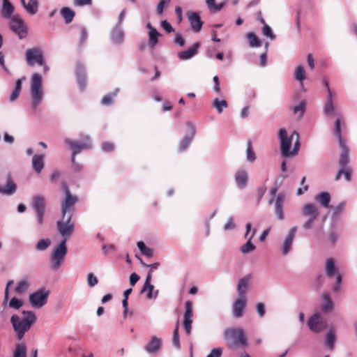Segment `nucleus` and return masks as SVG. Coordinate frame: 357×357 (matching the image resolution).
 <instances>
[{
	"label": "nucleus",
	"instance_id": "6e6552de",
	"mask_svg": "<svg viewBox=\"0 0 357 357\" xmlns=\"http://www.w3.org/2000/svg\"><path fill=\"white\" fill-rule=\"evenodd\" d=\"M9 20L10 30L16 33L20 39L25 38L27 36V27L21 16L19 14H16Z\"/></svg>",
	"mask_w": 357,
	"mask_h": 357
},
{
	"label": "nucleus",
	"instance_id": "a878e982",
	"mask_svg": "<svg viewBox=\"0 0 357 357\" xmlns=\"http://www.w3.org/2000/svg\"><path fill=\"white\" fill-rule=\"evenodd\" d=\"M234 180L238 188L244 189L248 181V172L243 169L237 170L234 174Z\"/></svg>",
	"mask_w": 357,
	"mask_h": 357
},
{
	"label": "nucleus",
	"instance_id": "1a4fd4ad",
	"mask_svg": "<svg viewBox=\"0 0 357 357\" xmlns=\"http://www.w3.org/2000/svg\"><path fill=\"white\" fill-rule=\"evenodd\" d=\"M278 138L280 142L282 155L284 157L291 156L290 147L295 138V137H293V132L288 137L287 130L284 128H280L278 132Z\"/></svg>",
	"mask_w": 357,
	"mask_h": 357
},
{
	"label": "nucleus",
	"instance_id": "69168bd1",
	"mask_svg": "<svg viewBox=\"0 0 357 357\" xmlns=\"http://www.w3.org/2000/svg\"><path fill=\"white\" fill-rule=\"evenodd\" d=\"M236 227V224L234 222V218L232 216H230L226 223L224 225V230L227 231L230 229H233Z\"/></svg>",
	"mask_w": 357,
	"mask_h": 357
},
{
	"label": "nucleus",
	"instance_id": "39448f33",
	"mask_svg": "<svg viewBox=\"0 0 357 357\" xmlns=\"http://www.w3.org/2000/svg\"><path fill=\"white\" fill-rule=\"evenodd\" d=\"M301 214L306 219L303 224V229L305 230L310 229L319 215V208L313 203H307L303 205Z\"/></svg>",
	"mask_w": 357,
	"mask_h": 357
},
{
	"label": "nucleus",
	"instance_id": "f704fd0d",
	"mask_svg": "<svg viewBox=\"0 0 357 357\" xmlns=\"http://www.w3.org/2000/svg\"><path fill=\"white\" fill-rule=\"evenodd\" d=\"M324 112L326 115L332 116L335 114V107L333 102V93L332 91H329L328 95V99L324 106Z\"/></svg>",
	"mask_w": 357,
	"mask_h": 357
},
{
	"label": "nucleus",
	"instance_id": "37998d69",
	"mask_svg": "<svg viewBox=\"0 0 357 357\" xmlns=\"http://www.w3.org/2000/svg\"><path fill=\"white\" fill-rule=\"evenodd\" d=\"M336 340L335 331L333 329H331L326 334V345L331 350H333L335 347Z\"/></svg>",
	"mask_w": 357,
	"mask_h": 357
},
{
	"label": "nucleus",
	"instance_id": "ea45409f",
	"mask_svg": "<svg viewBox=\"0 0 357 357\" xmlns=\"http://www.w3.org/2000/svg\"><path fill=\"white\" fill-rule=\"evenodd\" d=\"M306 102L302 100L298 105L293 107V113L297 116L298 119H302L305 112Z\"/></svg>",
	"mask_w": 357,
	"mask_h": 357
},
{
	"label": "nucleus",
	"instance_id": "393cba45",
	"mask_svg": "<svg viewBox=\"0 0 357 357\" xmlns=\"http://www.w3.org/2000/svg\"><path fill=\"white\" fill-rule=\"evenodd\" d=\"M246 305L245 298L239 297L236 299L232 306V314L235 318H240L243 314V311Z\"/></svg>",
	"mask_w": 357,
	"mask_h": 357
},
{
	"label": "nucleus",
	"instance_id": "6ab92c4d",
	"mask_svg": "<svg viewBox=\"0 0 357 357\" xmlns=\"http://www.w3.org/2000/svg\"><path fill=\"white\" fill-rule=\"evenodd\" d=\"M125 31L122 26H114L110 31V40L115 45H121L124 43Z\"/></svg>",
	"mask_w": 357,
	"mask_h": 357
},
{
	"label": "nucleus",
	"instance_id": "f3484780",
	"mask_svg": "<svg viewBox=\"0 0 357 357\" xmlns=\"http://www.w3.org/2000/svg\"><path fill=\"white\" fill-rule=\"evenodd\" d=\"M162 340L156 335H152L144 345V351L151 355H156L161 349Z\"/></svg>",
	"mask_w": 357,
	"mask_h": 357
},
{
	"label": "nucleus",
	"instance_id": "8fccbe9b",
	"mask_svg": "<svg viewBox=\"0 0 357 357\" xmlns=\"http://www.w3.org/2000/svg\"><path fill=\"white\" fill-rule=\"evenodd\" d=\"M342 174H344L346 181H349L351 180V169L349 167L340 168L335 176V180H340Z\"/></svg>",
	"mask_w": 357,
	"mask_h": 357
},
{
	"label": "nucleus",
	"instance_id": "9d476101",
	"mask_svg": "<svg viewBox=\"0 0 357 357\" xmlns=\"http://www.w3.org/2000/svg\"><path fill=\"white\" fill-rule=\"evenodd\" d=\"M49 294L50 291L39 289L29 295V301L33 307L41 308L47 303Z\"/></svg>",
	"mask_w": 357,
	"mask_h": 357
},
{
	"label": "nucleus",
	"instance_id": "c85d7f7f",
	"mask_svg": "<svg viewBox=\"0 0 357 357\" xmlns=\"http://www.w3.org/2000/svg\"><path fill=\"white\" fill-rule=\"evenodd\" d=\"M15 8L9 0H2L1 9V17L4 19H10L14 15Z\"/></svg>",
	"mask_w": 357,
	"mask_h": 357
},
{
	"label": "nucleus",
	"instance_id": "bb28decb",
	"mask_svg": "<svg viewBox=\"0 0 357 357\" xmlns=\"http://www.w3.org/2000/svg\"><path fill=\"white\" fill-rule=\"evenodd\" d=\"M76 77L77 82L81 90H84L86 86V75L84 66L78 62L76 64Z\"/></svg>",
	"mask_w": 357,
	"mask_h": 357
},
{
	"label": "nucleus",
	"instance_id": "a19ab883",
	"mask_svg": "<svg viewBox=\"0 0 357 357\" xmlns=\"http://www.w3.org/2000/svg\"><path fill=\"white\" fill-rule=\"evenodd\" d=\"M137 245L142 255L147 257H152L153 256V250L152 248H148L144 242L139 241Z\"/></svg>",
	"mask_w": 357,
	"mask_h": 357
},
{
	"label": "nucleus",
	"instance_id": "680f3d73",
	"mask_svg": "<svg viewBox=\"0 0 357 357\" xmlns=\"http://www.w3.org/2000/svg\"><path fill=\"white\" fill-rule=\"evenodd\" d=\"M13 284V280H9V281H8V282L6 284V287L5 292H4V298H3V305H6L8 301L9 289Z\"/></svg>",
	"mask_w": 357,
	"mask_h": 357
},
{
	"label": "nucleus",
	"instance_id": "13d9d810",
	"mask_svg": "<svg viewBox=\"0 0 357 357\" xmlns=\"http://www.w3.org/2000/svg\"><path fill=\"white\" fill-rule=\"evenodd\" d=\"M22 305L23 301L16 297L12 298L8 303V306L15 310L20 309Z\"/></svg>",
	"mask_w": 357,
	"mask_h": 357
},
{
	"label": "nucleus",
	"instance_id": "20e7f679",
	"mask_svg": "<svg viewBox=\"0 0 357 357\" xmlns=\"http://www.w3.org/2000/svg\"><path fill=\"white\" fill-rule=\"evenodd\" d=\"M224 338L229 347L246 344L244 331L241 328H226L224 331Z\"/></svg>",
	"mask_w": 357,
	"mask_h": 357
},
{
	"label": "nucleus",
	"instance_id": "58836bf2",
	"mask_svg": "<svg viewBox=\"0 0 357 357\" xmlns=\"http://www.w3.org/2000/svg\"><path fill=\"white\" fill-rule=\"evenodd\" d=\"M38 0H29L24 7L25 10L31 15H35L38 10Z\"/></svg>",
	"mask_w": 357,
	"mask_h": 357
},
{
	"label": "nucleus",
	"instance_id": "c03bdc74",
	"mask_svg": "<svg viewBox=\"0 0 357 357\" xmlns=\"http://www.w3.org/2000/svg\"><path fill=\"white\" fill-rule=\"evenodd\" d=\"M61 14L64 18L66 24L70 23L75 17L74 11L67 7H64L61 9Z\"/></svg>",
	"mask_w": 357,
	"mask_h": 357
},
{
	"label": "nucleus",
	"instance_id": "412c9836",
	"mask_svg": "<svg viewBox=\"0 0 357 357\" xmlns=\"http://www.w3.org/2000/svg\"><path fill=\"white\" fill-rule=\"evenodd\" d=\"M319 308L324 314H327L334 310L335 305L329 293H324L321 296Z\"/></svg>",
	"mask_w": 357,
	"mask_h": 357
},
{
	"label": "nucleus",
	"instance_id": "f03ea898",
	"mask_svg": "<svg viewBox=\"0 0 357 357\" xmlns=\"http://www.w3.org/2000/svg\"><path fill=\"white\" fill-rule=\"evenodd\" d=\"M45 93L43 88V77L39 73H33L30 81L31 107L36 111L43 102Z\"/></svg>",
	"mask_w": 357,
	"mask_h": 357
},
{
	"label": "nucleus",
	"instance_id": "f257e3e1",
	"mask_svg": "<svg viewBox=\"0 0 357 357\" xmlns=\"http://www.w3.org/2000/svg\"><path fill=\"white\" fill-rule=\"evenodd\" d=\"M24 318L21 319L17 314L10 317V322L15 332L17 333L18 340L22 339L24 333L28 331L31 325L36 321V314L31 311H23Z\"/></svg>",
	"mask_w": 357,
	"mask_h": 357
},
{
	"label": "nucleus",
	"instance_id": "49530a36",
	"mask_svg": "<svg viewBox=\"0 0 357 357\" xmlns=\"http://www.w3.org/2000/svg\"><path fill=\"white\" fill-rule=\"evenodd\" d=\"M213 106L216 109L219 114H221L223 109L228 107V104L225 100H220L218 98H215L213 100Z\"/></svg>",
	"mask_w": 357,
	"mask_h": 357
},
{
	"label": "nucleus",
	"instance_id": "3c124183",
	"mask_svg": "<svg viewBox=\"0 0 357 357\" xmlns=\"http://www.w3.org/2000/svg\"><path fill=\"white\" fill-rule=\"evenodd\" d=\"M293 137H295V142L293 150L291 151V155L294 156L298 154L301 143H300V137L299 134L296 131L293 132Z\"/></svg>",
	"mask_w": 357,
	"mask_h": 357
},
{
	"label": "nucleus",
	"instance_id": "5701e85b",
	"mask_svg": "<svg viewBox=\"0 0 357 357\" xmlns=\"http://www.w3.org/2000/svg\"><path fill=\"white\" fill-rule=\"evenodd\" d=\"M146 26L149 30L148 36L149 47L151 50H153L158 43V38L160 36V33L157 31L155 28L151 25L149 22L146 23Z\"/></svg>",
	"mask_w": 357,
	"mask_h": 357
},
{
	"label": "nucleus",
	"instance_id": "774afa93",
	"mask_svg": "<svg viewBox=\"0 0 357 357\" xmlns=\"http://www.w3.org/2000/svg\"><path fill=\"white\" fill-rule=\"evenodd\" d=\"M222 349L220 347L214 348L206 357H221Z\"/></svg>",
	"mask_w": 357,
	"mask_h": 357
},
{
	"label": "nucleus",
	"instance_id": "aec40b11",
	"mask_svg": "<svg viewBox=\"0 0 357 357\" xmlns=\"http://www.w3.org/2000/svg\"><path fill=\"white\" fill-rule=\"evenodd\" d=\"M186 15L192 31L196 33L199 32L203 26V22L201 20L199 14L197 12L188 11Z\"/></svg>",
	"mask_w": 357,
	"mask_h": 357
},
{
	"label": "nucleus",
	"instance_id": "72a5a7b5",
	"mask_svg": "<svg viewBox=\"0 0 357 357\" xmlns=\"http://www.w3.org/2000/svg\"><path fill=\"white\" fill-rule=\"evenodd\" d=\"M187 126L191 130V135L190 136H185L184 139L181 141L180 144V151H184L187 147L190 145L192 142V139L195 134V128L191 123H188Z\"/></svg>",
	"mask_w": 357,
	"mask_h": 357
},
{
	"label": "nucleus",
	"instance_id": "603ef678",
	"mask_svg": "<svg viewBox=\"0 0 357 357\" xmlns=\"http://www.w3.org/2000/svg\"><path fill=\"white\" fill-rule=\"evenodd\" d=\"M51 244L49 238L40 239L36 244V248L38 251H44L47 250Z\"/></svg>",
	"mask_w": 357,
	"mask_h": 357
},
{
	"label": "nucleus",
	"instance_id": "79ce46f5",
	"mask_svg": "<svg viewBox=\"0 0 357 357\" xmlns=\"http://www.w3.org/2000/svg\"><path fill=\"white\" fill-rule=\"evenodd\" d=\"M294 78L303 85V81L305 79V71L303 66H298L294 71Z\"/></svg>",
	"mask_w": 357,
	"mask_h": 357
},
{
	"label": "nucleus",
	"instance_id": "2eb2a0df",
	"mask_svg": "<svg viewBox=\"0 0 357 357\" xmlns=\"http://www.w3.org/2000/svg\"><path fill=\"white\" fill-rule=\"evenodd\" d=\"M63 189L65 192V199L62 202L61 204V213L64 217L66 215H68V212L70 210V207L74 206L77 202V198L76 196L73 195L68 186L63 183L62 185Z\"/></svg>",
	"mask_w": 357,
	"mask_h": 357
},
{
	"label": "nucleus",
	"instance_id": "7ed1b4c3",
	"mask_svg": "<svg viewBox=\"0 0 357 357\" xmlns=\"http://www.w3.org/2000/svg\"><path fill=\"white\" fill-rule=\"evenodd\" d=\"M67 252L66 239H63L59 245L54 247L50 256V266L52 270L56 271L61 266Z\"/></svg>",
	"mask_w": 357,
	"mask_h": 357
},
{
	"label": "nucleus",
	"instance_id": "c756f323",
	"mask_svg": "<svg viewBox=\"0 0 357 357\" xmlns=\"http://www.w3.org/2000/svg\"><path fill=\"white\" fill-rule=\"evenodd\" d=\"M200 47V43L197 42L195 43L192 47L188 48V50L180 52L178 54V57L181 60H188L193 57L195 55L197 54V50L199 47Z\"/></svg>",
	"mask_w": 357,
	"mask_h": 357
},
{
	"label": "nucleus",
	"instance_id": "5fc2aeb1",
	"mask_svg": "<svg viewBox=\"0 0 357 357\" xmlns=\"http://www.w3.org/2000/svg\"><path fill=\"white\" fill-rule=\"evenodd\" d=\"M346 202H341L334 208L333 213V218H337L345 209Z\"/></svg>",
	"mask_w": 357,
	"mask_h": 357
},
{
	"label": "nucleus",
	"instance_id": "bf43d9fd",
	"mask_svg": "<svg viewBox=\"0 0 357 357\" xmlns=\"http://www.w3.org/2000/svg\"><path fill=\"white\" fill-rule=\"evenodd\" d=\"M171 0H160L156 6V13L158 15H161L163 13L164 8L168 6Z\"/></svg>",
	"mask_w": 357,
	"mask_h": 357
},
{
	"label": "nucleus",
	"instance_id": "7c9ffc66",
	"mask_svg": "<svg viewBox=\"0 0 357 357\" xmlns=\"http://www.w3.org/2000/svg\"><path fill=\"white\" fill-rule=\"evenodd\" d=\"M331 195L327 192H322L315 195L314 200L319 202L321 206L326 208H331Z\"/></svg>",
	"mask_w": 357,
	"mask_h": 357
},
{
	"label": "nucleus",
	"instance_id": "338daca9",
	"mask_svg": "<svg viewBox=\"0 0 357 357\" xmlns=\"http://www.w3.org/2000/svg\"><path fill=\"white\" fill-rule=\"evenodd\" d=\"M162 28L167 33H172L174 31L172 26L167 20H162L160 23Z\"/></svg>",
	"mask_w": 357,
	"mask_h": 357
},
{
	"label": "nucleus",
	"instance_id": "e2e57ef3",
	"mask_svg": "<svg viewBox=\"0 0 357 357\" xmlns=\"http://www.w3.org/2000/svg\"><path fill=\"white\" fill-rule=\"evenodd\" d=\"M13 284V280H9V281H8V282L6 284V287L5 292H4V298H3V305H6L8 301L9 289Z\"/></svg>",
	"mask_w": 357,
	"mask_h": 357
},
{
	"label": "nucleus",
	"instance_id": "4c0bfd02",
	"mask_svg": "<svg viewBox=\"0 0 357 357\" xmlns=\"http://www.w3.org/2000/svg\"><path fill=\"white\" fill-rule=\"evenodd\" d=\"M29 287V282L26 278H24L19 281L15 288V292L18 295L24 294Z\"/></svg>",
	"mask_w": 357,
	"mask_h": 357
},
{
	"label": "nucleus",
	"instance_id": "a18cd8bd",
	"mask_svg": "<svg viewBox=\"0 0 357 357\" xmlns=\"http://www.w3.org/2000/svg\"><path fill=\"white\" fill-rule=\"evenodd\" d=\"M179 322L178 321L176 323L174 330L173 331L172 344L174 347L178 349L181 347L180 338L178 334Z\"/></svg>",
	"mask_w": 357,
	"mask_h": 357
},
{
	"label": "nucleus",
	"instance_id": "de8ad7c7",
	"mask_svg": "<svg viewBox=\"0 0 357 357\" xmlns=\"http://www.w3.org/2000/svg\"><path fill=\"white\" fill-rule=\"evenodd\" d=\"M13 357H26V347L24 344H17L15 346Z\"/></svg>",
	"mask_w": 357,
	"mask_h": 357
},
{
	"label": "nucleus",
	"instance_id": "9b49d317",
	"mask_svg": "<svg viewBox=\"0 0 357 357\" xmlns=\"http://www.w3.org/2000/svg\"><path fill=\"white\" fill-rule=\"evenodd\" d=\"M25 59L29 66L43 64V52L39 47L28 49L25 52Z\"/></svg>",
	"mask_w": 357,
	"mask_h": 357
},
{
	"label": "nucleus",
	"instance_id": "f8f14e48",
	"mask_svg": "<svg viewBox=\"0 0 357 357\" xmlns=\"http://www.w3.org/2000/svg\"><path fill=\"white\" fill-rule=\"evenodd\" d=\"M65 143L68 144L73 150L72 152V160L74 162V156L77 154L79 153L82 150H86L91 148V143L90 141V138L89 136H85L83 138V142H76L73 140H70L69 139H66L64 140Z\"/></svg>",
	"mask_w": 357,
	"mask_h": 357
},
{
	"label": "nucleus",
	"instance_id": "4d7b16f0",
	"mask_svg": "<svg viewBox=\"0 0 357 357\" xmlns=\"http://www.w3.org/2000/svg\"><path fill=\"white\" fill-rule=\"evenodd\" d=\"M262 33L264 36L268 38L271 40L275 38V36L273 33L271 28L266 23L263 24Z\"/></svg>",
	"mask_w": 357,
	"mask_h": 357
},
{
	"label": "nucleus",
	"instance_id": "864d4df0",
	"mask_svg": "<svg viewBox=\"0 0 357 357\" xmlns=\"http://www.w3.org/2000/svg\"><path fill=\"white\" fill-rule=\"evenodd\" d=\"M119 89L117 88L115 89L113 93H109L104 96L101 100V103L104 105H110L112 102L113 98L115 96L119 93Z\"/></svg>",
	"mask_w": 357,
	"mask_h": 357
},
{
	"label": "nucleus",
	"instance_id": "2f4dec72",
	"mask_svg": "<svg viewBox=\"0 0 357 357\" xmlns=\"http://www.w3.org/2000/svg\"><path fill=\"white\" fill-rule=\"evenodd\" d=\"M255 233L256 229H254L251 235L249 236L248 239H247V242L240 248V251L242 254L246 255L255 250L256 247L252 243V239L254 238Z\"/></svg>",
	"mask_w": 357,
	"mask_h": 357
},
{
	"label": "nucleus",
	"instance_id": "ddd939ff",
	"mask_svg": "<svg viewBox=\"0 0 357 357\" xmlns=\"http://www.w3.org/2000/svg\"><path fill=\"white\" fill-rule=\"evenodd\" d=\"M32 206L36 211L38 225H42L46 206L45 197L40 195L34 196L32 198Z\"/></svg>",
	"mask_w": 357,
	"mask_h": 357
},
{
	"label": "nucleus",
	"instance_id": "dca6fc26",
	"mask_svg": "<svg viewBox=\"0 0 357 357\" xmlns=\"http://www.w3.org/2000/svg\"><path fill=\"white\" fill-rule=\"evenodd\" d=\"M297 231V227L294 226L291 227L289 231L286 236L284 237L281 245L280 250L281 254L283 256L289 254L291 250L294 240L296 236V233Z\"/></svg>",
	"mask_w": 357,
	"mask_h": 357
},
{
	"label": "nucleus",
	"instance_id": "e433bc0d",
	"mask_svg": "<svg viewBox=\"0 0 357 357\" xmlns=\"http://www.w3.org/2000/svg\"><path fill=\"white\" fill-rule=\"evenodd\" d=\"M153 290H154V286L153 284H149L148 285L144 284V286L141 290V293L147 292L146 298L155 299L158 296V290L155 291L154 293L153 292Z\"/></svg>",
	"mask_w": 357,
	"mask_h": 357
},
{
	"label": "nucleus",
	"instance_id": "423d86ee",
	"mask_svg": "<svg viewBox=\"0 0 357 357\" xmlns=\"http://www.w3.org/2000/svg\"><path fill=\"white\" fill-rule=\"evenodd\" d=\"M335 134L337 135L340 146L342 149L339 159V165L340 168H346L349 162V149L341 135V122L340 119H337L335 122Z\"/></svg>",
	"mask_w": 357,
	"mask_h": 357
},
{
	"label": "nucleus",
	"instance_id": "cd10ccee",
	"mask_svg": "<svg viewBox=\"0 0 357 357\" xmlns=\"http://www.w3.org/2000/svg\"><path fill=\"white\" fill-rule=\"evenodd\" d=\"M325 273L327 277L331 278L337 274H340L333 258H327L325 263Z\"/></svg>",
	"mask_w": 357,
	"mask_h": 357
},
{
	"label": "nucleus",
	"instance_id": "0eeeda50",
	"mask_svg": "<svg viewBox=\"0 0 357 357\" xmlns=\"http://www.w3.org/2000/svg\"><path fill=\"white\" fill-rule=\"evenodd\" d=\"M56 226L63 239L67 240L73 233L75 227V223L72 221V215L68 214L64 217L62 215L61 220L57 221Z\"/></svg>",
	"mask_w": 357,
	"mask_h": 357
},
{
	"label": "nucleus",
	"instance_id": "052dcab7",
	"mask_svg": "<svg viewBox=\"0 0 357 357\" xmlns=\"http://www.w3.org/2000/svg\"><path fill=\"white\" fill-rule=\"evenodd\" d=\"M98 282L97 277L92 273L87 275V283L90 287H95Z\"/></svg>",
	"mask_w": 357,
	"mask_h": 357
},
{
	"label": "nucleus",
	"instance_id": "0e129e2a",
	"mask_svg": "<svg viewBox=\"0 0 357 357\" xmlns=\"http://www.w3.org/2000/svg\"><path fill=\"white\" fill-rule=\"evenodd\" d=\"M335 284H333V291L335 293L338 292L340 289H341V282H342V275L340 274H337V275H335Z\"/></svg>",
	"mask_w": 357,
	"mask_h": 357
},
{
	"label": "nucleus",
	"instance_id": "09e8293b",
	"mask_svg": "<svg viewBox=\"0 0 357 357\" xmlns=\"http://www.w3.org/2000/svg\"><path fill=\"white\" fill-rule=\"evenodd\" d=\"M247 38L249 40V45L252 47H259L261 45V40L254 33H248Z\"/></svg>",
	"mask_w": 357,
	"mask_h": 357
},
{
	"label": "nucleus",
	"instance_id": "473e14b6",
	"mask_svg": "<svg viewBox=\"0 0 357 357\" xmlns=\"http://www.w3.org/2000/svg\"><path fill=\"white\" fill-rule=\"evenodd\" d=\"M250 280V276L247 275V276L241 278L239 280L238 286H237V291H238L239 297L245 298V295L247 291V288H248Z\"/></svg>",
	"mask_w": 357,
	"mask_h": 357
},
{
	"label": "nucleus",
	"instance_id": "c9c22d12",
	"mask_svg": "<svg viewBox=\"0 0 357 357\" xmlns=\"http://www.w3.org/2000/svg\"><path fill=\"white\" fill-rule=\"evenodd\" d=\"M17 189L15 183L9 178L5 186H1V194L11 195Z\"/></svg>",
	"mask_w": 357,
	"mask_h": 357
},
{
	"label": "nucleus",
	"instance_id": "4468645a",
	"mask_svg": "<svg viewBox=\"0 0 357 357\" xmlns=\"http://www.w3.org/2000/svg\"><path fill=\"white\" fill-rule=\"evenodd\" d=\"M310 330L315 333H319L326 328V323L322 318L320 312L313 314L307 321Z\"/></svg>",
	"mask_w": 357,
	"mask_h": 357
},
{
	"label": "nucleus",
	"instance_id": "6e6d98bb",
	"mask_svg": "<svg viewBox=\"0 0 357 357\" xmlns=\"http://www.w3.org/2000/svg\"><path fill=\"white\" fill-rule=\"evenodd\" d=\"M246 158L247 160L250 162H254L256 160L255 153L252 150V143L251 142H248L247 149H246Z\"/></svg>",
	"mask_w": 357,
	"mask_h": 357
},
{
	"label": "nucleus",
	"instance_id": "4be33fe9",
	"mask_svg": "<svg viewBox=\"0 0 357 357\" xmlns=\"http://www.w3.org/2000/svg\"><path fill=\"white\" fill-rule=\"evenodd\" d=\"M285 201V195L284 193H280L276 196L274 200L275 211L278 220H282L284 218V214L283 211V206Z\"/></svg>",
	"mask_w": 357,
	"mask_h": 357
},
{
	"label": "nucleus",
	"instance_id": "a211bd4d",
	"mask_svg": "<svg viewBox=\"0 0 357 357\" xmlns=\"http://www.w3.org/2000/svg\"><path fill=\"white\" fill-rule=\"evenodd\" d=\"M192 304L188 301L185 303V312L183 314V328L187 335L191 333V327L192 323Z\"/></svg>",
	"mask_w": 357,
	"mask_h": 357
},
{
	"label": "nucleus",
	"instance_id": "b1692460",
	"mask_svg": "<svg viewBox=\"0 0 357 357\" xmlns=\"http://www.w3.org/2000/svg\"><path fill=\"white\" fill-rule=\"evenodd\" d=\"M31 167L36 174H40L45 167V155L34 154L31 159Z\"/></svg>",
	"mask_w": 357,
	"mask_h": 357
}]
</instances>
